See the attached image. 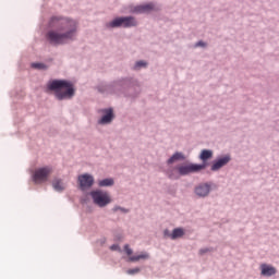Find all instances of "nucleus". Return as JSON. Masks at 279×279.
<instances>
[{
	"mask_svg": "<svg viewBox=\"0 0 279 279\" xmlns=\"http://www.w3.org/2000/svg\"><path fill=\"white\" fill-rule=\"evenodd\" d=\"M78 33L80 22L77 20L64 15H53L48 21L45 38L51 47H61L69 43H75Z\"/></svg>",
	"mask_w": 279,
	"mask_h": 279,
	"instance_id": "f257e3e1",
	"label": "nucleus"
},
{
	"mask_svg": "<svg viewBox=\"0 0 279 279\" xmlns=\"http://www.w3.org/2000/svg\"><path fill=\"white\" fill-rule=\"evenodd\" d=\"M99 93L102 95H114L116 97H126L128 99H136L141 95L143 88L141 82L132 76L120 77L111 83L100 85Z\"/></svg>",
	"mask_w": 279,
	"mask_h": 279,
	"instance_id": "f03ea898",
	"label": "nucleus"
},
{
	"mask_svg": "<svg viewBox=\"0 0 279 279\" xmlns=\"http://www.w3.org/2000/svg\"><path fill=\"white\" fill-rule=\"evenodd\" d=\"M46 92L52 93L58 101H69L75 97V87H73V83L66 80L48 81Z\"/></svg>",
	"mask_w": 279,
	"mask_h": 279,
	"instance_id": "7ed1b4c3",
	"label": "nucleus"
},
{
	"mask_svg": "<svg viewBox=\"0 0 279 279\" xmlns=\"http://www.w3.org/2000/svg\"><path fill=\"white\" fill-rule=\"evenodd\" d=\"M106 29H130L132 27H138V20L136 17L129 15V16H118L113 20L107 22L105 24Z\"/></svg>",
	"mask_w": 279,
	"mask_h": 279,
	"instance_id": "20e7f679",
	"label": "nucleus"
},
{
	"mask_svg": "<svg viewBox=\"0 0 279 279\" xmlns=\"http://www.w3.org/2000/svg\"><path fill=\"white\" fill-rule=\"evenodd\" d=\"M89 197H92L93 204L98 206V208H106L109 204H112V196L110 193L104 190H93L89 192Z\"/></svg>",
	"mask_w": 279,
	"mask_h": 279,
	"instance_id": "39448f33",
	"label": "nucleus"
},
{
	"mask_svg": "<svg viewBox=\"0 0 279 279\" xmlns=\"http://www.w3.org/2000/svg\"><path fill=\"white\" fill-rule=\"evenodd\" d=\"M177 172L179 173V178L191 175L192 173H199V171H204L206 166L204 163H194V162H183L175 166Z\"/></svg>",
	"mask_w": 279,
	"mask_h": 279,
	"instance_id": "423d86ee",
	"label": "nucleus"
},
{
	"mask_svg": "<svg viewBox=\"0 0 279 279\" xmlns=\"http://www.w3.org/2000/svg\"><path fill=\"white\" fill-rule=\"evenodd\" d=\"M51 173H53V168L50 166L37 168L32 173V181L34 184H45L49 181Z\"/></svg>",
	"mask_w": 279,
	"mask_h": 279,
	"instance_id": "0eeeda50",
	"label": "nucleus"
},
{
	"mask_svg": "<svg viewBox=\"0 0 279 279\" xmlns=\"http://www.w3.org/2000/svg\"><path fill=\"white\" fill-rule=\"evenodd\" d=\"M123 252L128 256V263H141V260H149L150 258L147 251L137 252L134 254V250L130 247V244H124Z\"/></svg>",
	"mask_w": 279,
	"mask_h": 279,
	"instance_id": "6e6552de",
	"label": "nucleus"
},
{
	"mask_svg": "<svg viewBox=\"0 0 279 279\" xmlns=\"http://www.w3.org/2000/svg\"><path fill=\"white\" fill-rule=\"evenodd\" d=\"M158 10H160V5H158L156 2H148L130 7L131 14H149V12H158Z\"/></svg>",
	"mask_w": 279,
	"mask_h": 279,
	"instance_id": "1a4fd4ad",
	"label": "nucleus"
},
{
	"mask_svg": "<svg viewBox=\"0 0 279 279\" xmlns=\"http://www.w3.org/2000/svg\"><path fill=\"white\" fill-rule=\"evenodd\" d=\"M213 186L215 183L213 182H202L194 186V195L198 199H206L213 193Z\"/></svg>",
	"mask_w": 279,
	"mask_h": 279,
	"instance_id": "9d476101",
	"label": "nucleus"
},
{
	"mask_svg": "<svg viewBox=\"0 0 279 279\" xmlns=\"http://www.w3.org/2000/svg\"><path fill=\"white\" fill-rule=\"evenodd\" d=\"M77 184L78 190H81L82 193H88V191H90V189H93V185L95 184V177L89 173L81 174L77 178Z\"/></svg>",
	"mask_w": 279,
	"mask_h": 279,
	"instance_id": "9b49d317",
	"label": "nucleus"
},
{
	"mask_svg": "<svg viewBox=\"0 0 279 279\" xmlns=\"http://www.w3.org/2000/svg\"><path fill=\"white\" fill-rule=\"evenodd\" d=\"M100 118L97 120L98 125H110L114 121V109L112 107L99 110Z\"/></svg>",
	"mask_w": 279,
	"mask_h": 279,
	"instance_id": "f8f14e48",
	"label": "nucleus"
},
{
	"mask_svg": "<svg viewBox=\"0 0 279 279\" xmlns=\"http://www.w3.org/2000/svg\"><path fill=\"white\" fill-rule=\"evenodd\" d=\"M232 160V157L230 155H221L217 157L210 166V171L216 173L217 171H221L223 167H227V165H230V161Z\"/></svg>",
	"mask_w": 279,
	"mask_h": 279,
	"instance_id": "ddd939ff",
	"label": "nucleus"
},
{
	"mask_svg": "<svg viewBox=\"0 0 279 279\" xmlns=\"http://www.w3.org/2000/svg\"><path fill=\"white\" fill-rule=\"evenodd\" d=\"M259 269L263 278H271L278 274V269L270 264H260Z\"/></svg>",
	"mask_w": 279,
	"mask_h": 279,
	"instance_id": "4468645a",
	"label": "nucleus"
},
{
	"mask_svg": "<svg viewBox=\"0 0 279 279\" xmlns=\"http://www.w3.org/2000/svg\"><path fill=\"white\" fill-rule=\"evenodd\" d=\"M51 186L56 193H64V191H66V183L64 182V179L60 177L52 179Z\"/></svg>",
	"mask_w": 279,
	"mask_h": 279,
	"instance_id": "2eb2a0df",
	"label": "nucleus"
},
{
	"mask_svg": "<svg viewBox=\"0 0 279 279\" xmlns=\"http://www.w3.org/2000/svg\"><path fill=\"white\" fill-rule=\"evenodd\" d=\"M181 160H186V156L182 151H175L168 160L167 165H173L174 162H180Z\"/></svg>",
	"mask_w": 279,
	"mask_h": 279,
	"instance_id": "dca6fc26",
	"label": "nucleus"
},
{
	"mask_svg": "<svg viewBox=\"0 0 279 279\" xmlns=\"http://www.w3.org/2000/svg\"><path fill=\"white\" fill-rule=\"evenodd\" d=\"M185 234H186V231L184 230V228H175L172 230L171 241L182 239V236H184Z\"/></svg>",
	"mask_w": 279,
	"mask_h": 279,
	"instance_id": "f3484780",
	"label": "nucleus"
},
{
	"mask_svg": "<svg viewBox=\"0 0 279 279\" xmlns=\"http://www.w3.org/2000/svg\"><path fill=\"white\" fill-rule=\"evenodd\" d=\"M149 66V62L145 60H137L132 66V71H143V69H147Z\"/></svg>",
	"mask_w": 279,
	"mask_h": 279,
	"instance_id": "a211bd4d",
	"label": "nucleus"
},
{
	"mask_svg": "<svg viewBox=\"0 0 279 279\" xmlns=\"http://www.w3.org/2000/svg\"><path fill=\"white\" fill-rule=\"evenodd\" d=\"M98 186L100 189H105L107 186H114V179L107 178V179L98 180Z\"/></svg>",
	"mask_w": 279,
	"mask_h": 279,
	"instance_id": "6ab92c4d",
	"label": "nucleus"
},
{
	"mask_svg": "<svg viewBox=\"0 0 279 279\" xmlns=\"http://www.w3.org/2000/svg\"><path fill=\"white\" fill-rule=\"evenodd\" d=\"M166 175H168V178L170 180H179L180 179V174L178 173V169L174 168H168L166 170Z\"/></svg>",
	"mask_w": 279,
	"mask_h": 279,
	"instance_id": "aec40b11",
	"label": "nucleus"
},
{
	"mask_svg": "<svg viewBox=\"0 0 279 279\" xmlns=\"http://www.w3.org/2000/svg\"><path fill=\"white\" fill-rule=\"evenodd\" d=\"M213 158V150L210 149H203L199 155V160L206 162V160H210Z\"/></svg>",
	"mask_w": 279,
	"mask_h": 279,
	"instance_id": "412c9836",
	"label": "nucleus"
},
{
	"mask_svg": "<svg viewBox=\"0 0 279 279\" xmlns=\"http://www.w3.org/2000/svg\"><path fill=\"white\" fill-rule=\"evenodd\" d=\"M31 66L37 71H47V69H49V64L43 62H34L31 64Z\"/></svg>",
	"mask_w": 279,
	"mask_h": 279,
	"instance_id": "4be33fe9",
	"label": "nucleus"
},
{
	"mask_svg": "<svg viewBox=\"0 0 279 279\" xmlns=\"http://www.w3.org/2000/svg\"><path fill=\"white\" fill-rule=\"evenodd\" d=\"M112 211L113 213H121L122 215H128V213H130V209H128L125 207H122V206H119V205H116V206H113Z\"/></svg>",
	"mask_w": 279,
	"mask_h": 279,
	"instance_id": "5701e85b",
	"label": "nucleus"
},
{
	"mask_svg": "<svg viewBox=\"0 0 279 279\" xmlns=\"http://www.w3.org/2000/svg\"><path fill=\"white\" fill-rule=\"evenodd\" d=\"M211 252H215V247L213 246H207V247H203L198 251V254L201 256H204L205 254H210Z\"/></svg>",
	"mask_w": 279,
	"mask_h": 279,
	"instance_id": "b1692460",
	"label": "nucleus"
},
{
	"mask_svg": "<svg viewBox=\"0 0 279 279\" xmlns=\"http://www.w3.org/2000/svg\"><path fill=\"white\" fill-rule=\"evenodd\" d=\"M128 276H136V274H141V268L135 267L126 270Z\"/></svg>",
	"mask_w": 279,
	"mask_h": 279,
	"instance_id": "393cba45",
	"label": "nucleus"
},
{
	"mask_svg": "<svg viewBox=\"0 0 279 279\" xmlns=\"http://www.w3.org/2000/svg\"><path fill=\"white\" fill-rule=\"evenodd\" d=\"M194 47H195V49H197L199 47L203 49H206V47H208V44H206L204 40H199L196 44H194Z\"/></svg>",
	"mask_w": 279,
	"mask_h": 279,
	"instance_id": "a878e982",
	"label": "nucleus"
},
{
	"mask_svg": "<svg viewBox=\"0 0 279 279\" xmlns=\"http://www.w3.org/2000/svg\"><path fill=\"white\" fill-rule=\"evenodd\" d=\"M111 252H119L120 254L123 252L119 244H113L110 246Z\"/></svg>",
	"mask_w": 279,
	"mask_h": 279,
	"instance_id": "bb28decb",
	"label": "nucleus"
},
{
	"mask_svg": "<svg viewBox=\"0 0 279 279\" xmlns=\"http://www.w3.org/2000/svg\"><path fill=\"white\" fill-rule=\"evenodd\" d=\"M171 234H172V232L169 231V229H166V230L163 231V236H165L166 239H171Z\"/></svg>",
	"mask_w": 279,
	"mask_h": 279,
	"instance_id": "cd10ccee",
	"label": "nucleus"
},
{
	"mask_svg": "<svg viewBox=\"0 0 279 279\" xmlns=\"http://www.w3.org/2000/svg\"><path fill=\"white\" fill-rule=\"evenodd\" d=\"M100 243H101V245H104V243H106V238H102V239L100 240Z\"/></svg>",
	"mask_w": 279,
	"mask_h": 279,
	"instance_id": "c85d7f7f",
	"label": "nucleus"
}]
</instances>
